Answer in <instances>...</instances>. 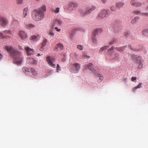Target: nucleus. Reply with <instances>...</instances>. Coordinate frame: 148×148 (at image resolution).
<instances>
[{"label": "nucleus", "mask_w": 148, "mask_h": 148, "mask_svg": "<svg viewBox=\"0 0 148 148\" xmlns=\"http://www.w3.org/2000/svg\"><path fill=\"white\" fill-rule=\"evenodd\" d=\"M5 49L8 52L10 55L14 58V61L16 63L20 64L22 60L20 53L17 51L13 49L11 46H6Z\"/></svg>", "instance_id": "1"}, {"label": "nucleus", "mask_w": 148, "mask_h": 148, "mask_svg": "<svg viewBox=\"0 0 148 148\" xmlns=\"http://www.w3.org/2000/svg\"><path fill=\"white\" fill-rule=\"evenodd\" d=\"M44 12L39 10H35L33 11L32 17V18L36 21H39L43 19Z\"/></svg>", "instance_id": "2"}, {"label": "nucleus", "mask_w": 148, "mask_h": 148, "mask_svg": "<svg viewBox=\"0 0 148 148\" xmlns=\"http://www.w3.org/2000/svg\"><path fill=\"white\" fill-rule=\"evenodd\" d=\"M110 14V11L108 10H103L97 16V18L98 20H101L104 18L108 17Z\"/></svg>", "instance_id": "3"}, {"label": "nucleus", "mask_w": 148, "mask_h": 148, "mask_svg": "<svg viewBox=\"0 0 148 148\" xmlns=\"http://www.w3.org/2000/svg\"><path fill=\"white\" fill-rule=\"evenodd\" d=\"M120 24V22L119 20H116L113 22L112 25V28L115 33H117L120 31L121 27Z\"/></svg>", "instance_id": "4"}, {"label": "nucleus", "mask_w": 148, "mask_h": 148, "mask_svg": "<svg viewBox=\"0 0 148 148\" xmlns=\"http://www.w3.org/2000/svg\"><path fill=\"white\" fill-rule=\"evenodd\" d=\"M46 60L49 66L54 68L56 67L55 63H54L55 59L53 57L48 56L46 57Z\"/></svg>", "instance_id": "5"}, {"label": "nucleus", "mask_w": 148, "mask_h": 148, "mask_svg": "<svg viewBox=\"0 0 148 148\" xmlns=\"http://www.w3.org/2000/svg\"><path fill=\"white\" fill-rule=\"evenodd\" d=\"M62 23V21L59 19H56L53 20L51 23V27L53 28L55 26H60Z\"/></svg>", "instance_id": "6"}, {"label": "nucleus", "mask_w": 148, "mask_h": 148, "mask_svg": "<svg viewBox=\"0 0 148 148\" xmlns=\"http://www.w3.org/2000/svg\"><path fill=\"white\" fill-rule=\"evenodd\" d=\"M92 66V64L91 63H90L88 64L85 65V69H86V68H87L93 73H94L95 74H97V72H98V70L96 69L95 70L93 68Z\"/></svg>", "instance_id": "7"}, {"label": "nucleus", "mask_w": 148, "mask_h": 148, "mask_svg": "<svg viewBox=\"0 0 148 148\" xmlns=\"http://www.w3.org/2000/svg\"><path fill=\"white\" fill-rule=\"evenodd\" d=\"M8 21L4 17H0V24L3 26H5L8 23Z\"/></svg>", "instance_id": "8"}, {"label": "nucleus", "mask_w": 148, "mask_h": 148, "mask_svg": "<svg viewBox=\"0 0 148 148\" xmlns=\"http://www.w3.org/2000/svg\"><path fill=\"white\" fill-rule=\"evenodd\" d=\"M18 35L21 39L22 40H25L27 37V34L24 31H19Z\"/></svg>", "instance_id": "9"}, {"label": "nucleus", "mask_w": 148, "mask_h": 148, "mask_svg": "<svg viewBox=\"0 0 148 148\" xmlns=\"http://www.w3.org/2000/svg\"><path fill=\"white\" fill-rule=\"evenodd\" d=\"M64 48V46L62 44L59 43L55 47L54 50L57 51H58L60 49L62 50Z\"/></svg>", "instance_id": "10"}, {"label": "nucleus", "mask_w": 148, "mask_h": 148, "mask_svg": "<svg viewBox=\"0 0 148 148\" xmlns=\"http://www.w3.org/2000/svg\"><path fill=\"white\" fill-rule=\"evenodd\" d=\"M90 13V11L89 10H86L85 11L83 10L80 11L79 13L80 16L82 17H84L87 16Z\"/></svg>", "instance_id": "11"}, {"label": "nucleus", "mask_w": 148, "mask_h": 148, "mask_svg": "<svg viewBox=\"0 0 148 148\" xmlns=\"http://www.w3.org/2000/svg\"><path fill=\"white\" fill-rule=\"evenodd\" d=\"M131 58L134 61H136V62H138L142 59L141 57L138 56H137L135 55L132 54L131 55Z\"/></svg>", "instance_id": "12"}, {"label": "nucleus", "mask_w": 148, "mask_h": 148, "mask_svg": "<svg viewBox=\"0 0 148 148\" xmlns=\"http://www.w3.org/2000/svg\"><path fill=\"white\" fill-rule=\"evenodd\" d=\"M77 5L76 3L70 2L69 4V8L71 9L75 10L77 7Z\"/></svg>", "instance_id": "13"}, {"label": "nucleus", "mask_w": 148, "mask_h": 148, "mask_svg": "<svg viewBox=\"0 0 148 148\" xmlns=\"http://www.w3.org/2000/svg\"><path fill=\"white\" fill-rule=\"evenodd\" d=\"M27 62L30 64H36L37 62L34 58L27 57Z\"/></svg>", "instance_id": "14"}, {"label": "nucleus", "mask_w": 148, "mask_h": 148, "mask_svg": "<svg viewBox=\"0 0 148 148\" xmlns=\"http://www.w3.org/2000/svg\"><path fill=\"white\" fill-rule=\"evenodd\" d=\"M73 66L75 68L74 72L75 73H78L80 69V65L78 63H76L73 64Z\"/></svg>", "instance_id": "15"}, {"label": "nucleus", "mask_w": 148, "mask_h": 148, "mask_svg": "<svg viewBox=\"0 0 148 148\" xmlns=\"http://www.w3.org/2000/svg\"><path fill=\"white\" fill-rule=\"evenodd\" d=\"M134 2H135V1H131L130 3L131 4L135 7H138L142 5V3L139 2H136V3L134 4Z\"/></svg>", "instance_id": "16"}, {"label": "nucleus", "mask_w": 148, "mask_h": 148, "mask_svg": "<svg viewBox=\"0 0 148 148\" xmlns=\"http://www.w3.org/2000/svg\"><path fill=\"white\" fill-rule=\"evenodd\" d=\"M127 47V46L126 45L123 47H116L115 49H116L117 51H120V52H123L125 50L126 48Z\"/></svg>", "instance_id": "17"}, {"label": "nucleus", "mask_w": 148, "mask_h": 148, "mask_svg": "<svg viewBox=\"0 0 148 148\" xmlns=\"http://www.w3.org/2000/svg\"><path fill=\"white\" fill-rule=\"evenodd\" d=\"M25 49L27 51V53L28 55H31L33 52V49H31L28 47H27L25 48Z\"/></svg>", "instance_id": "18"}, {"label": "nucleus", "mask_w": 148, "mask_h": 148, "mask_svg": "<svg viewBox=\"0 0 148 148\" xmlns=\"http://www.w3.org/2000/svg\"><path fill=\"white\" fill-rule=\"evenodd\" d=\"M96 74L97 75L96 77H99V79L97 80V81L98 82H100L103 80V76H102L101 75L99 74H98V72H97V74Z\"/></svg>", "instance_id": "19"}, {"label": "nucleus", "mask_w": 148, "mask_h": 148, "mask_svg": "<svg viewBox=\"0 0 148 148\" xmlns=\"http://www.w3.org/2000/svg\"><path fill=\"white\" fill-rule=\"evenodd\" d=\"M101 29H94L93 32V36H92L96 37L97 35L99 34L100 33L99 31H100Z\"/></svg>", "instance_id": "20"}, {"label": "nucleus", "mask_w": 148, "mask_h": 148, "mask_svg": "<svg viewBox=\"0 0 148 148\" xmlns=\"http://www.w3.org/2000/svg\"><path fill=\"white\" fill-rule=\"evenodd\" d=\"M39 38V36H32L29 39L30 40H33L34 41L37 40L38 39V38Z\"/></svg>", "instance_id": "21"}, {"label": "nucleus", "mask_w": 148, "mask_h": 148, "mask_svg": "<svg viewBox=\"0 0 148 148\" xmlns=\"http://www.w3.org/2000/svg\"><path fill=\"white\" fill-rule=\"evenodd\" d=\"M143 61L142 60L139 62H137V63L139 64L138 66V69H140L142 68L143 65Z\"/></svg>", "instance_id": "22"}, {"label": "nucleus", "mask_w": 148, "mask_h": 148, "mask_svg": "<svg viewBox=\"0 0 148 148\" xmlns=\"http://www.w3.org/2000/svg\"><path fill=\"white\" fill-rule=\"evenodd\" d=\"M124 3L123 2H120L117 3L116 4V6L118 8H121L123 7L124 5Z\"/></svg>", "instance_id": "23"}, {"label": "nucleus", "mask_w": 148, "mask_h": 148, "mask_svg": "<svg viewBox=\"0 0 148 148\" xmlns=\"http://www.w3.org/2000/svg\"><path fill=\"white\" fill-rule=\"evenodd\" d=\"M60 8H56L55 9H53L51 10V12L53 13H57L59 12Z\"/></svg>", "instance_id": "24"}, {"label": "nucleus", "mask_w": 148, "mask_h": 148, "mask_svg": "<svg viewBox=\"0 0 148 148\" xmlns=\"http://www.w3.org/2000/svg\"><path fill=\"white\" fill-rule=\"evenodd\" d=\"M139 18V17L138 16H136L132 20L131 23L132 24L135 23Z\"/></svg>", "instance_id": "25"}, {"label": "nucleus", "mask_w": 148, "mask_h": 148, "mask_svg": "<svg viewBox=\"0 0 148 148\" xmlns=\"http://www.w3.org/2000/svg\"><path fill=\"white\" fill-rule=\"evenodd\" d=\"M142 34L144 36H148V29L143 30Z\"/></svg>", "instance_id": "26"}, {"label": "nucleus", "mask_w": 148, "mask_h": 148, "mask_svg": "<svg viewBox=\"0 0 148 148\" xmlns=\"http://www.w3.org/2000/svg\"><path fill=\"white\" fill-rule=\"evenodd\" d=\"M31 69H29L26 67H23L22 69V70L23 72L25 73L27 72H30Z\"/></svg>", "instance_id": "27"}, {"label": "nucleus", "mask_w": 148, "mask_h": 148, "mask_svg": "<svg viewBox=\"0 0 148 148\" xmlns=\"http://www.w3.org/2000/svg\"><path fill=\"white\" fill-rule=\"evenodd\" d=\"M27 10L28 9L27 8H25L23 10V14L24 18H25L27 14Z\"/></svg>", "instance_id": "28"}, {"label": "nucleus", "mask_w": 148, "mask_h": 148, "mask_svg": "<svg viewBox=\"0 0 148 148\" xmlns=\"http://www.w3.org/2000/svg\"><path fill=\"white\" fill-rule=\"evenodd\" d=\"M31 71L32 74L33 75H36L37 74L36 71L33 68L31 69H30V71Z\"/></svg>", "instance_id": "29"}, {"label": "nucleus", "mask_w": 148, "mask_h": 148, "mask_svg": "<svg viewBox=\"0 0 148 148\" xmlns=\"http://www.w3.org/2000/svg\"><path fill=\"white\" fill-rule=\"evenodd\" d=\"M109 46H105L102 47H101L99 51V52H102L104 50H106L108 48V47Z\"/></svg>", "instance_id": "30"}, {"label": "nucleus", "mask_w": 148, "mask_h": 148, "mask_svg": "<svg viewBox=\"0 0 148 148\" xmlns=\"http://www.w3.org/2000/svg\"><path fill=\"white\" fill-rule=\"evenodd\" d=\"M38 10H41L42 11H45L46 10V8L45 5H43L40 8L38 9Z\"/></svg>", "instance_id": "31"}, {"label": "nucleus", "mask_w": 148, "mask_h": 148, "mask_svg": "<svg viewBox=\"0 0 148 148\" xmlns=\"http://www.w3.org/2000/svg\"><path fill=\"white\" fill-rule=\"evenodd\" d=\"M110 9L112 11L115 12L116 10V7L114 5H112L110 7Z\"/></svg>", "instance_id": "32"}, {"label": "nucleus", "mask_w": 148, "mask_h": 148, "mask_svg": "<svg viewBox=\"0 0 148 148\" xmlns=\"http://www.w3.org/2000/svg\"><path fill=\"white\" fill-rule=\"evenodd\" d=\"M96 8L95 6H92L91 7H89L86 10H89V11H90V12L91 11L94 10Z\"/></svg>", "instance_id": "33"}, {"label": "nucleus", "mask_w": 148, "mask_h": 148, "mask_svg": "<svg viewBox=\"0 0 148 148\" xmlns=\"http://www.w3.org/2000/svg\"><path fill=\"white\" fill-rule=\"evenodd\" d=\"M119 54L118 53H115L114 54L115 57H114V58H113V60H117V59L118 58V57L119 56Z\"/></svg>", "instance_id": "34"}, {"label": "nucleus", "mask_w": 148, "mask_h": 148, "mask_svg": "<svg viewBox=\"0 0 148 148\" xmlns=\"http://www.w3.org/2000/svg\"><path fill=\"white\" fill-rule=\"evenodd\" d=\"M130 32L129 31H127L125 32L124 35L126 37H128L130 36Z\"/></svg>", "instance_id": "35"}, {"label": "nucleus", "mask_w": 148, "mask_h": 148, "mask_svg": "<svg viewBox=\"0 0 148 148\" xmlns=\"http://www.w3.org/2000/svg\"><path fill=\"white\" fill-rule=\"evenodd\" d=\"M47 42V40L46 39H45L43 41V42L42 43L41 45L42 46H45L46 44V42Z\"/></svg>", "instance_id": "36"}, {"label": "nucleus", "mask_w": 148, "mask_h": 148, "mask_svg": "<svg viewBox=\"0 0 148 148\" xmlns=\"http://www.w3.org/2000/svg\"><path fill=\"white\" fill-rule=\"evenodd\" d=\"M133 13L136 15H139L140 14V12L138 10H136L134 11L133 12Z\"/></svg>", "instance_id": "37"}, {"label": "nucleus", "mask_w": 148, "mask_h": 148, "mask_svg": "<svg viewBox=\"0 0 148 148\" xmlns=\"http://www.w3.org/2000/svg\"><path fill=\"white\" fill-rule=\"evenodd\" d=\"M96 37L92 36V39L93 43H96L97 42V40L96 39Z\"/></svg>", "instance_id": "38"}, {"label": "nucleus", "mask_w": 148, "mask_h": 148, "mask_svg": "<svg viewBox=\"0 0 148 148\" xmlns=\"http://www.w3.org/2000/svg\"><path fill=\"white\" fill-rule=\"evenodd\" d=\"M27 27L29 28H33V27H35V26L33 24H30L28 25Z\"/></svg>", "instance_id": "39"}, {"label": "nucleus", "mask_w": 148, "mask_h": 148, "mask_svg": "<svg viewBox=\"0 0 148 148\" xmlns=\"http://www.w3.org/2000/svg\"><path fill=\"white\" fill-rule=\"evenodd\" d=\"M77 48L81 50H82L83 49V47L81 45H79L77 46Z\"/></svg>", "instance_id": "40"}, {"label": "nucleus", "mask_w": 148, "mask_h": 148, "mask_svg": "<svg viewBox=\"0 0 148 148\" xmlns=\"http://www.w3.org/2000/svg\"><path fill=\"white\" fill-rule=\"evenodd\" d=\"M117 42V41L116 40H113L112 42H110L109 44V45H113L114 44L116 43Z\"/></svg>", "instance_id": "41"}, {"label": "nucleus", "mask_w": 148, "mask_h": 148, "mask_svg": "<svg viewBox=\"0 0 148 148\" xmlns=\"http://www.w3.org/2000/svg\"><path fill=\"white\" fill-rule=\"evenodd\" d=\"M136 77H133L131 78V80L132 81L136 82Z\"/></svg>", "instance_id": "42"}, {"label": "nucleus", "mask_w": 148, "mask_h": 148, "mask_svg": "<svg viewBox=\"0 0 148 148\" xmlns=\"http://www.w3.org/2000/svg\"><path fill=\"white\" fill-rule=\"evenodd\" d=\"M22 2V0H17L16 3L18 4H21Z\"/></svg>", "instance_id": "43"}, {"label": "nucleus", "mask_w": 148, "mask_h": 148, "mask_svg": "<svg viewBox=\"0 0 148 148\" xmlns=\"http://www.w3.org/2000/svg\"><path fill=\"white\" fill-rule=\"evenodd\" d=\"M142 84V83H140L139 84L136 86L138 88H140L142 87L141 85Z\"/></svg>", "instance_id": "44"}, {"label": "nucleus", "mask_w": 148, "mask_h": 148, "mask_svg": "<svg viewBox=\"0 0 148 148\" xmlns=\"http://www.w3.org/2000/svg\"><path fill=\"white\" fill-rule=\"evenodd\" d=\"M128 47L130 48V49L132 50L133 51H136V49H135L132 48V47L130 45H129Z\"/></svg>", "instance_id": "45"}, {"label": "nucleus", "mask_w": 148, "mask_h": 148, "mask_svg": "<svg viewBox=\"0 0 148 148\" xmlns=\"http://www.w3.org/2000/svg\"><path fill=\"white\" fill-rule=\"evenodd\" d=\"M4 38V36H3V33L1 32H0V38Z\"/></svg>", "instance_id": "46"}, {"label": "nucleus", "mask_w": 148, "mask_h": 148, "mask_svg": "<svg viewBox=\"0 0 148 148\" xmlns=\"http://www.w3.org/2000/svg\"><path fill=\"white\" fill-rule=\"evenodd\" d=\"M143 16H145L148 17V13H144L142 14Z\"/></svg>", "instance_id": "47"}, {"label": "nucleus", "mask_w": 148, "mask_h": 148, "mask_svg": "<svg viewBox=\"0 0 148 148\" xmlns=\"http://www.w3.org/2000/svg\"><path fill=\"white\" fill-rule=\"evenodd\" d=\"M49 34L51 36H53L54 35V33L53 32L51 31H50L49 32Z\"/></svg>", "instance_id": "48"}, {"label": "nucleus", "mask_w": 148, "mask_h": 148, "mask_svg": "<svg viewBox=\"0 0 148 148\" xmlns=\"http://www.w3.org/2000/svg\"><path fill=\"white\" fill-rule=\"evenodd\" d=\"M114 49V47H112L111 48H110V49H109L108 50V52H109L110 51H112Z\"/></svg>", "instance_id": "49"}, {"label": "nucleus", "mask_w": 148, "mask_h": 148, "mask_svg": "<svg viewBox=\"0 0 148 148\" xmlns=\"http://www.w3.org/2000/svg\"><path fill=\"white\" fill-rule=\"evenodd\" d=\"M54 27V28L55 29H56L57 31L60 32V31L61 29H58V27H57V26H55Z\"/></svg>", "instance_id": "50"}, {"label": "nucleus", "mask_w": 148, "mask_h": 148, "mask_svg": "<svg viewBox=\"0 0 148 148\" xmlns=\"http://www.w3.org/2000/svg\"><path fill=\"white\" fill-rule=\"evenodd\" d=\"M4 32L5 33H10L11 34V32L10 30H5Z\"/></svg>", "instance_id": "51"}, {"label": "nucleus", "mask_w": 148, "mask_h": 148, "mask_svg": "<svg viewBox=\"0 0 148 148\" xmlns=\"http://www.w3.org/2000/svg\"><path fill=\"white\" fill-rule=\"evenodd\" d=\"M110 0H101L102 2L103 3H105L107 1H109Z\"/></svg>", "instance_id": "52"}, {"label": "nucleus", "mask_w": 148, "mask_h": 148, "mask_svg": "<svg viewBox=\"0 0 148 148\" xmlns=\"http://www.w3.org/2000/svg\"><path fill=\"white\" fill-rule=\"evenodd\" d=\"M137 88H138L137 87H135L133 89V91L134 92H135Z\"/></svg>", "instance_id": "53"}, {"label": "nucleus", "mask_w": 148, "mask_h": 148, "mask_svg": "<svg viewBox=\"0 0 148 148\" xmlns=\"http://www.w3.org/2000/svg\"><path fill=\"white\" fill-rule=\"evenodd\" d=\"M62 60L63 62H64L65 61V59L64 58H62Z\"/></svg>", "instance_id": "54"}, {"label": "nucleus", "mask_w": 148, "mask_h": 148, "mask_svg": "<svg viewBox=\"0 0 148 148\" xmlns=\"http://www.w3.org/2000/svg\"><path fill=\"white\" fill-rule=\"evenodd\" d=\"M3 57V55L0 53V59Z\"/></svg>", "instance_id": "55"}, {"label": "nucleus", "mask_w": 148, "mask_h": 148, "mask_svg": "<svg viewBox=\"0 0 148 148\" xmlns=\"http://www.w3.org/2000/svg\"><path fill=\"white\" fill-rule=\"evenodd\" d=\"M43 46H42V47H41V48L40 49V51H42L43 50Z\"/></svg>", "instance_id": "56"}, {"label": "nucleus", "mask_w": 148, "mask_h": 148, "mask_svg": "<svg viewBox=\"0 0 148 148\" xmlns=\"http://www.w3.org/2000/svg\"><path fill=\"white\" fill-rule=\"evenodd\" d=\"M60 67V66H59V65L58 64H57V68H59Z\"/></svg>", "instance_id": "57"}, {"label": "nucleus", "mask_w": 148, "mask_h": 148, "mask_svg": "<svg viewBox=\"0 0 148 148\" xmlns=\"http://www.w3.org/2000/svg\"><path fill=\"white\" fill-rule=\"evenodd\" d=\"M40 55H41L40 53H38V54H37V56H40Z\"/></svg>", "instance_id": "58"}, {"label": "nucleus", "mask_w": 148, "mask_h": 148, "mask_svg": "<svg viewBox=\"0 0 148 148\" xmlns=\"http://www.w3.org/2000/svg\"><path fill=\"white\" fill-rule=\"evenodd\" d=\"M73 35H72H72H71V34L70 35V37L71 38H72L73 37Z\"/></svg>", "instance_id": "59"}, {"label": "nucleus", "mask_w": 148, "mask_h": 148, "mask_svg": "<svg viewBox=\"0 0 148 148\" xmlns=\"http://www.w3.org/2000/svg\"><path fill=\"white\" fill-rule=\"evenodd\" d=\"M123 80H124L125 81H126L127 80V79L126 78H125Z\"/></svg>", "instance_id": "60"}, {"label": "nucleus", "mask_w": 148, "mask_h": 148, "mask_svg": "<svg viewBox=\"0 0 148 148\" xmlns=\"http://www.w3.org/2000/svg\"><path fill=\"white\" fill-rule=\"evenodd\" d=\"M137 2H136V1H135V2H134V4H135Z\"/></svg>", "instance_id": "61"}, {"label": "nucleus", "mask_w": 148, "mask_h": 148, "mask_svg": "<svg viewBox=\"0 0 148 148\" xmlns=\"http://www.w3.org/2000/svg\"><path fill=\"white\" fill-rule=\"evenodd\" d=\"M36 0V1H39V0Z\"/></svg>", "instance_id": "62"}, {"label": "nucleus", "mask_w": 148, "mask_h": 148, "mask_svg": "<svg viewBox=\"0 0 148 148\" xmlns=\"http://www.w3.org/2000/svg\"><path fill=\"white\" fill-rule=\"evenodd\" d=\"M132 1V0H131V1ZM133 1H135V0H133Z\"/></svg>", "instance_id": "63"}]
</instances>
